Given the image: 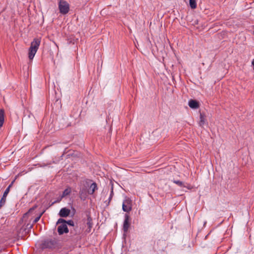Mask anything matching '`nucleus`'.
<instances>
[{
  "label": "nucleus",
  "mask_w": 254,
  "mask_h": 254,
  "mask_svg": "<svg viewBox=\"0 0 254 254\" xmlns=\"http://www.w3.org/2000/svg\"><path fill=\"white\" fill-rule=\"evenodd\" d=\"M113 188H112V190H111V193H110V197L109 198V202H110V201L111 200L112 198V197H113Z\"/></svg>",
  "instance_id": "5701e85b"
},
{
  "label": "nucleus",
  "mask_w": 254,
  "mask_h": 254,
  "mask_svg": "<svg viewBox=\"0 0 254 254\" xmlns=\"http://www.w3.org/2000/svg\"><path fill=\"white\" fill-rule=\"evenodd\" d=\"M14 181H13L11 184L8 186V187L6 189H8V191H9L10 188L12 186V185L13 184Z\"/></svg>",
  "instance_id": "393cba45"
},
{
  "label": "nucleus",
  "mask_w": 254,
  "mask_h": 254,
  "mask_svg": "<svg viewBox=\"0 0 254 254\" xmlns=\"http://www.w3.org/2000/svg\"><path fill=\"white\" fill-rule=\"evenodd\" d=\"M173 182L180 187H186L184 183L182 181H180L179 180H174L173 181Z\"/></svg>",
  "instance_id": "aec40b11"
},
{
  "label": "nucleus",
  "mask_w": 254,
  "mask_h": 254,
  "mask_svg": "<svg viewBox=\"0 0 254 254\" xmlns=\"http://www.w3.org/2000/svg\"><path fill=\"white\" fill-rule=\"evenodd\" d=\"M68 254V253H66V254Z\"/></svg>",
  "instance_id": "a878e982"
},
{
  "label": "nucleus",
  "mask_w": 254,
  "mask_h": 254,
  "mask_svg": "<svg viewBox=\"0 0 254 254\" xmlns=\"http://www.w3.org/2000/svg\"><path fill=\"white\" fill-rule=\"evenodd\" d=\"M43 213V212L41 213L38 216H37L36 218H35V219L33 220V224L36 223L39 220V219H40Z\"/></svg>",
  "instance_id": "412c9836"
},
{
  "label": "nucleus",
  "mask_w": 254,
  "mask_h": 254,
  "mask_svg": "<svg viewBox=\"0 0 254 254\" xmlns=\"http://www.w3.org/2000/svg\"><path fill=\"white\" fill-rule=\"evenodd\" d=\"M58 242L55 239H49L44 240L41 244L42 250L46 249H54L58 247Z\"/></svg>",
  "instance_id": "f03ea898"
},
{
  "label": "nucleus",
  "mask_w": 254,
  "mask_h": 254,
  "mask_svg": "<svg viewBox=\"0 0 254 254\" xmlns=\"http://www.w3.org/2000/svg\"><path fill=\"white\" fill-rule=\"evenodd\" d=\"M59 8L62 14H65L69 11V4L64 0H60L59 2Z\"/></svg>",
  "instance_id": "20e7f679"
},
{
  "label": "nucleus",
  "mask_w": 254,
  "mask_h": 254,
  "mask_svg": "<svg viewBox=\"0 0 254 254\" xmlns=\"http://www.w3.org/2000/svg\"><path fill=\"white\" fill-rule=\"evenodd\" d=\"M200 122H199V126L202 127L204 125V123H205V120H204V117L203 115L202 114L200 113Z\"/></svg>",
  "instance_id": "6ab92c4d"
},
{
  "label": "nucleus",
  "mask_w": 254,
  "mask_h": 254,
  "mask_svg": "<svg viewBox=\"0 0 254 254\" xmlns=\"http://www.w3.org/2000/svg\"><path fill=\"white\" fill-rule=\"evenodd\" d=\"M71 192V189L70 188L66 189L63 192L61 195V198H63L64 196L69 194Z\"/></svg>",
  "instance_id": "f3484780"
},
{
  "label": "nucleus",
  "mask_w": 254,
  "mask_h": 254,
  "mask_svg": "<svg viewBox=\"0 0 254 254\" xmlns=\"http://www.w3.org/2000/svg\"><path fill=\"white\" fill-rule=\"evenodd\" d=\"M82 231L83 228L82 226L77 223H76L75 225L73 227L69 228L70 234L71 237L80 236Z\"/></svg>",
  "instance_id": "7ed1b4c3"
},
{
  "label": "nucleus",
  "mask_w": 254,
  "mask_h": 254,
  "mask_svg": "<svg viewBox=\"0 0 254 254\" xmlns=\"http://www.w3.org/2000/svg\"><path fill=\"white\" fill-rule=\"evenodd\" d=\"M87 193L85 190H80L79 193L80 198L84 200L87 197Z\"/></svg>",
  "instance_id": "2eb2a0df"
},
{
  "label": "nucleus",
  "mask_w": 254,
  "mask_h": 254,
  "mask_svg": "<svg viewBox=\"0 0 254 254\" xmlns=\"http://www.w3.org/2000/svg\"><path fill=\"white\" fill-rule=\"evenodd\" d=\"M58 227V232L59 235H63L64 233H67L69 231V228L68 229L67 226L65 223H60Z\"/></svg>",
  "instance_id": "39448f33"
},
{
  "label": "nucleus",
  "mask_w": 254,
  "mask_h": 254,
  "mask_svg": "<svg viewBox=\"0 0 254 254\" xmlns=\"http://www.w3.org/2000/svg\"><path fill=\"white\" fill-rule=\"evenodd\" d=\"M189 106L192 109H197L199 107V103L195 100L191 99L189 101Z\"/></svg>",
  "instance_id": "9b49d317"
},
{
  "label": "nucleus",
  "mask_w": 254,
  "mask_h": 254,
  "mask_svg": "<svg viewBox=\"0 0 254 254\" xmlns=\"http://www.w3.org/2000/svg\"><path fill=\"white\" fill-rule=\"evenodd\" d=\"M63 198H61V196H60V197L57 199V200L55 201L54 202H53L52 203V204H54V203H57V202H59Z\"/></svg>",
  "instance_id": "b1692460"
},
{
  "label": "nucleus",
  "mask_w": 254,
  "mask_h": 254,
  "mask_svg": "<svg viewBox=\"0 0 254 254\" xmlns=\"http://www.w3.org/2000/svg\"><path fill=\"white\" fill-rule=\"evenodd\" d=\"M190 6L192 9H194L196 7L195 0H190Z\"/></svg>",
  "instance_id": "a211bd4d"
},
{
  "label": "nucleus",
  "mask_w": 254,
  "mask_h": 254,
  "mask_svg": "<svg viewBox=\"0 0 254 254\" xmlns=\"http://www.w3.org/2000/svg\"><path fill=\"white\" fill-rule=\"evenodd\" d=\"M9 191L8 189H6L3 193V196L1 199L0 200V208L3 206L6 201V197L7 194L9 193Z\"/></svg>",
  "instance_id": "f8f14e48"
},
{
  "label": "nucleus",
  "mask_w": 254,
  "mask_h": 254,
  "mask_svg": "<svg viewBox=\"0 0 254 254\" xmlns=\"http://www.w3.org/2000/svg\"><path fill=\"white\" fill-rule=\"evenodd\" d=\"M123 210L125 212H128L131 210V204L130 200L126 199L123 203Z\"/></svg>",
  "instance_id": "423d86ee"
},
{
  "label": "nucleus",
  "mask_w": 254,
  "mask_h": 254,
  "mask_svg": "<svg viewBox=\"0 0 254 254\" xmlns=\"http://www.w3.org/2000/svg\"><path fill=\"white\" fill-rule=\"evenodd\" d=\"M125 218V219L123 224V230L125 232H127L130 226V223L129 222V216L128 214H126Z\"/></svg>",
  "instance_id": "0eeeda50"
},
{
  "label": "nucleus",
  "mask_w": 254,
  "mask_h": 254,
  "mask_svg": "<svg viewBox=\"0 0 254 254\" xmlns=\"http://www.w3.org/2000/svg\"><path fill=\"white\" fill-rule=\"evenodd\" d=\"M4 120V111L2 109H0V128L2 126Z\"/></svg>",
  "instance_id": "4468645a"
},
{
  "label": "nucleus",
  "mask_w": 254,
  "mask_h": 254,
  "mask_svg": "<svg viewBox=\"0 0 254 254\" xmlns=\"http://www.w3.org/2000/svg\"><path fill=\"white\" fill-rule=\"evenodd\" d=\"M60 223H65L67 226V225L69 226V228L70 227H73V226H74L75 225V224H74V222L72 220H69L66 221L63 218H60L58 219L56 224H57V225H58Z\"/></svg>",
  "instance_id": "6e6552de"
},
{
  "label": "nucleus",
  "mask_w": 254,
  "mask_h": 254,
  "mask_svg": "<svg viewBox=\"0 0 254 254\" xmlns=\"http://www.w3.org/2000/svg\"><path fill=\"white\" fill-rule=\"evenodd\" d=\"M37 205H34L33 207H32V208H31L29 210V212H27V213H26L25 214H24V216H23V218H25V216L28 214V213L30 212H31L32 211L34 210L35 208H37Z\"/></svg>",
  "instance_id": "4be33fe9"
},
{
  "label": "nucleus",
  "mask_w": 254,
  "mask_h": 254,
  "mask_svg": "<svg viewBox=\"0 0 254 254\" xmlns=\"http://www.w3.org/2000/svg\"><path fill=\"white\" fill-rule=\"evenodd\" d=\"M70 209H69L66 207H64V208H62L60 210L59 215L61 217H66L68 216H69V215L70 214Z\"/></svg>",
  "instance_id": "1a4fd4ad"
},
{
  "label": "nucleus",
  "mask_w": 254,
  "mask_h": 254,
  "mask_svg": "<svg viewBox=\"0 0 254 254\" xmlns=\"http://www.w3.org/2000/svg\"><path fill=\"white\" fill-rule=\"evenodd\" d=\"M33 224L28 223L25 227H22L21 229H23L25 233L28 232L33 227Z\"/></svg>",
  "instance_id": "dca6fc26"
},
{
  "label": "nucleus",
  "mask_w": 254,
  "mask_h": 254,
  "mask_svg": "<svg viewBox=\"0 0 254 254\" xmlns=\"http://www.w3.org/2000/svg\"><path fill=\"white\" fill-rule=\"evenodd\" d=\"M96 190H97V184L96 183H93L90 186L89 189L88 190V193L92 194Z\"/></svg>",
  "instance_id": "ddd939ff"
},
{
  "label": "nucleus",
  "mask_w": 254,
  "mask_h": 254,
  "mask_svg": "<svg viewBox=\"0 0 254 254\" xmlns=\"http://www.w3.org/2000/svg\"><path fill=\"white\" fill-rule=\"evenodd\" d=\"M41 43V40L38 38H35L31 43L29 49L28 57L30 60H32L36 53Z\"/></svg>",
  "instance_id": "f257e3e1"
},
{
  "label": "nucleus",
  "mask_w": 254,
  "mask_h": 254,
  "mask_svg": "<svg viewBox=\"0 0 254 254\" xmlns=\"http://www.w3.org/2000/svg\"><path fill=\"white\" fill-rule=\"evenodd\" d=\"M86 225H87L88 227L86 229L85 232L87 233H89L91 231V229L93 225L92 219L89 215H88L87 216Z\"/></svg>",
  "instance_id": "9d476101"
}]
</instances>
